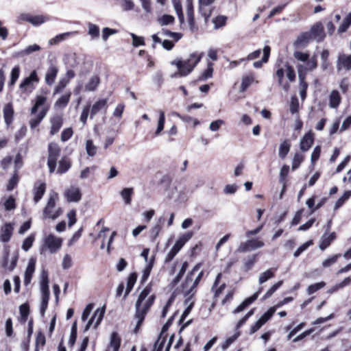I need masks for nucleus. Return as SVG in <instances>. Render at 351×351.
<instances>
[{
  "label": "nucleus",
  "instance_id": "obj_57",
  "mask_svg": "<svg viewBox=\"0 0 351 351\" xmlns=\"http://www.w3.org/2000/svg\"><path fill=\"white\" fill-rule=\"evenodd\" d=\"M326 285V283L324 282H319L313 285H311L308 287L307 288V293L308 295H311L316 292L317 291L319 290L320 289L323 288Z\"/></svg>",
  "mask_w": 351,
  "mask_h": 351
},
{
  "label": "nucleus",
  "instance_id": "obj_11",
  "mask_svg": "<svg viewBox=\"0 0 351 351\" xmlns=\"http://www.w3.org/2000/svg\"><path fill=\"white\" fill-rule=\"evenodd\" d=\"M64 196L68 202H78L82 199V192L77 185H71L64 192Z\"/></svg>",
  "mask_w": 351,
  "mask_h": 351
},
{
  "label": "nucleus",
  "instance_id": "obj_26",
  "mask_svg": "<svg viewBox=\"0 0 351 351\" xmlns=\"http://www.w3.org/2000/svg\"><path fill=\"white\" fill-rule=\"evenodd\" d=\"M186 14L190 28L193 29L195 25V18L192 0H186Z\"/></svg>",
  "mask_w": 351,
  "mask_h": 351
},
{
  "label": "nucleus",
  "instance_id": "obj_12",
  "mask_svg": "<svg viewBox=\"0 0 351 351\" xmlns=\"http://www.w3.org/2000/svg\"><path fill=\"white\" fill-rule=\"evenodd\" d=\"M40 292L42 295L41 301L48 302L49 300V289L48 274L46 271H43L40 275Z\"/></svg>",
  "mask_w": 351,
  "mask_h": 351
},
{
  "label": "nucleus",
  "instance_id": "obj_24",
  "mask_svg": "<svg viewBox=\"0 0 351 351\" xmlns=\"http://www.w3.org/2000/svg\"><path fill=\"white\" fill-rule=\"evenodd\" d=\"M45 189L46 186L44 182H38L36 183L34 189V200L36 204L38 203L42 199L43 195L45 193Z\"/></svg>",
  "mask_w": 351,
  "mask_h": 351
},
{
  "label": "nucleus",
  "instance_id": "obj_4",
  "mask_svg": "<svg viewBox=\"0 0 351 351\" xmlns=\"http://www.w3.org/2000/svg\"><path fill=\"white\" fill-rule=\"evenodd\" d=\"M199 266L195 265L193 269L187 274L185 282L183 285V291L184 295L186 298V300H190L195 293V288L200 282L204 275L203 271L199 272V274L195 277V274L198 271Z\"/></svg>",
  "mask_w": 351,
  "mask_h": 351
},
{
  "label": "nucleus",
  "instance_id": "obj_29",
  "mask_svg": "<svg viewBox=\"0 0 351 351\" xmlns=\"http://www.w3.org/2000/svg\"><path fill=\"white\" fill-rule=\"evenodd\" d=\"M313 143V135L310 133L306 134L300 141V149L306 152L310 149Z\"/></svg>",
  "mask_w": 351,
  "mask_h": 351
},
{
  "label": "nucleus",
  "instance_id": "obj_51",
  "mask_svg": "<svg viewBox=\"0 0 351 351\" xmlns=\"http://www.w3.org/2000/svg\"><path fill=\"white\" fill-rule=\"evenodd\" d=\"M86 153L87 154L90 156V157H93L94 156L96 153H97V147L96 145H95L93 144V142L92 140H87L86 142Z\"/></svg>",
  "mask_w": 351,
  "mask_h": 351
},
{
  "label": "nucleus",
  "instance_id": "obj_58",
  "mask_svg": "<svg viewBox=\"0 0 351 351\" xmlns=\"http://www.w3.org/2000/svg\"><path fill=\"white\" fill-rule=\"evenodd\" d=\"M285 74L290 82H294L295 80V73L293 68L289 64L285 65Z\"/></svg>",
  "mask_w": 351,
  "mask_h": 351
},
{
  "label": "nucleus",
  "instance_id": "obj_2",
  "mask_svg": "<svg viewBox=\"0 0 351 351\" xmlns=\"http://www.w3.org/2000/svg\"><path fill=\"white\" fill-rule=\"evenodd\" d=\"M317 66V58L314 56L306 63V65L298 64L297 65V70L299 78V93L301 99L304 101L306 97V90L308 88V83L306 82V76L308 71L315 69Z\"/></svg>",
  "mask_w": 351,
  "mask_h": 351
},
{
  "label": "nucleus",
  "instance_id": "obj_13",
  "mask_svg": "<svg viewBox=\"0 0 351 351\" xmlns=\"http://www.w3.org/2000/svg\"><path fill=\"white\" fill-rule=\"evenodd\" d=\"M274 313V310L273 308H270L261 317L251 326L250 334H254L271 317Z\"/></svg>",
  "mask_w": 351,
  "mask_h": 351
},
{
  "label": "nucleus",
  "instance_id": "obj_9",
  "mask_svg": "<svg viewBox=\"0 0 351 351\" xmlns=\"http://www.w3.org/2000/svg\"><path fill=\"white\" fill-rule=\"evenodd\" d=\"M39 82V77H38L37 72L32 71L29 75L23 79L19 85V88L23 93H30L35 88V84Z\"/></svg>",
  "mask_w": 351,
  "mask_h": 351
},
{
  "label": "nucleus",
  "instance_id": "obj_46",
  "mask_svg": "<svg viewBox=\"0 0 351 351\" xmlns=\"http://www.w3.org/2000/svg\"><path fill=\"white\" fill-rule=\"evenodd\" d=\"M289 171V167L288 165H284L280 169L279 175V182L283 185L284 189L286 188V177L287 176Z\"/></svg>",
  "mask_w": 351,
  "mask_h": 351
},
{
  "label": "nucleus",
  "instance_id": "obj_30",
  "mask_svg": "<svg viewBox=\"0 0 351 351\" xmlns=\"http://www.w3.org/2000/svg\"><path fill=\"white\" fill-rule=\"evenodd\" d=\"M71 167V162L70 159L66 157L62 158L59 162L57 173L62 174L66 173Z\"/></svg>",
  "mask_w": 351,
  "mask_h": 351
},
{
  "label": "nucleus",
  "instance_id": "obj_42",
  "mask_svg": "<svg viewBox=\"0 0 351 351\" xmlns=\"http://www.w3.org/2000/svg\"><path fill=\"white\" fill-rule=\"evenodd\" d=\"M351 25V12L343 19L341 24L338 28V32L341 34L347 31Z\"/></svg>",
  "mask_w": 351,
  "mask_h": 351
},
{
  "label": "nucleus",
  "instance_id": "obj_53",
  "mask_svg": "<svg viewBox=\"0 0 351 351\" xmlns=\"http://www.w3.org/2000/svg\"><path fill=\"white\" fill-rule=\"evenodd\" d=\"M350 195H351V191H347L344 192L343 195L341 197H339L337 199V201L335 202V206H334V209L337 210L339 208H340L344 204V202L347 199H349Z\"/></svg>",
  "mask_w": 351,
  "mask_h": 351
},
{
  "label": "nucleus",
  "instance_id": "obj_55",
  "mask_svg": "<svg viewBox=\"0 0 351 351\" xmlns=\"http://www.w3.org/2000/svg\"><path fill=\"white\" fill-rule=\"evenodd\" d=\"M71 34V32H66L57 35L56 36L49 40V44L50 45H56L60 43L61 41L64 40L67 36H69Z\"/></svg>",
  "mask_w": 351,
  "mask_h": 351
},
{
  "label": "nucleus",
  "instance_id": "obj_39",
  "mask_svg": "<svg viewBox=\"0 0 351 351\" xmlns=\"http://www.w3.org/2000/svg\"><path fill=\"white\" fill-rule=\"evenodd\" d=\"M136 279H137V275L136 273H132L130 274V276L128 278L126 290L125 291V295H124L125 298H126L127 295L132 291L134 284L136 283Z\"/></svg>",
  "mask_w": 351,
  "mask_h": 351
},
{
  "label": "nucleus",
  "instance_id": "obj_22",
  "mask_svg": "<svg viewBox=\"0 0 351 351\" xmlns=\"http://www.w3.org/2000/svg\"><path fill=\"white\" fill-rule=\"evenodd\" d=\"M107 99H100L97 101L90 108V119H93V117L102 109L106 108L107 106Z\"/></svg>",
  "mask_w": 351,
  "mask_h": 351
},
{
  "label": "nucleus",
  "instance_id": "obj_15",
  "mask_svg": "<svg viewBox=\"0 0 351 351\" xmlns=\"http://www.w3.org/2000/svg\"><path fill=\"white\" fill-rule=\"evenodd\" d=\"M21 21H27L33 25H39L47 21V17L43 15L34 16L29 14H22L19 16Z\"/></svg>",
  "mask_w": 351,
  "mask_h": 351
},
{
  "label": "nucleus",
  "instance_id": "obj_47",
  "mask_svg": "<svg viewBox=\"0 0 351 351\" xmlns=\"http://www.w3.org/2000/svg\"><path fill=\"white\" fill-rule=\"evenodd\" d=\"M221 273L217 274L215 281L214 282V285L212 287V291L215 292V297H217L222 292V291L224 289L225 286H226L225 284L223 283L219 288H217V285H218V283L221 278Z\"/></svg>",
  "mask_w": 351,
  "mask_h": 351
},
{
  "label": "nucleus",
  "instance_id": "obj_20",
  "mask_svg": "<svg viewBox=\"0 0 351 351\" xmlns=\"http://www.w3.org/2000/svg\"><path fill=\"white\" fill-rule=\"evenodd\" d=\"M261 291V289L258 290L252 296L245 299L240 305H239L233 311V313L237 314L243 311L247 306L254 302Z\"/></svg>",
  "mask_w": 351,
  "mask_h": 351
},
{
  "label": "nucleus",
  "instance_id": "obj_52",
  "mask_svg": "<svg viewBox=\"0 0 351 351\" xmlns=\"http://www.w3.org/2000/svg\"><path fill=\"white\" fill-rule=\"evenodd\" d=\"M20 74V68L19 66H14L11 71L10 73V81L9 82V86H12L15 84L16 80H18Z\"/></svg>",
  "mask_w": 351,
  "mask_h": 351
},
{
  "label": "nucleus",
  "instance_id": "obj_63",
  "mask_svg": "<svg viewBox=\"0 0 351 351\" xmlns=\"http://www.w3.org/2000/svg\"><path fill=\"white\" fill-rule=\"evenodd\" d=\"M213 63L208 62V68L202 74V75L199 77L200 80H205L208 78H210L212 77L213 75Z\"/></svg>",
  "mask_w": 351,
  "mask_h": 351
},
{
  "label": "nucleus",
  "instance_id": "obj_36",
  "mask_svg": "<svg viewBox=\"0 0 351 351\" xmlns=\"http://www.w3.org/2000/svg\"><path fill=\"white\" fill-rule=\"evenodd\" d=\"M271 49L269 46H265L263 49V56L261 61L254 62L253 66L256 68H261L262 66L263 63H266L268 61L269 54H270Z\"/></svg>",
  "mask_w": 351,
  "mask_h": 351
},
{
  "label": "nucleus",
  "instance_id": "obj_43",
  "mask_svg": "<svg viewBox=\"0 0 351 351\" xmlns=\"http://www.w3.org/2000/svg\"><path fill=\"white\" fill-rule=\"evenodd\" d=\"M154 261V257H152L150 259V261L148 262L146 267L144 269V270L143 271V275L141 276V282L142 283L145 282L148 279V278L150 275L151 271L152 269V267H153Z\"/></svg>",
  "mask_w": 351,
  "mask_h": 351
},
{
  "label": "nucleus",
  "instance_id": "obj_35",
  "mask_svg": "<svg viewBox=\"0 0 351 351\" xmlns=\"http://www.w3.org/2000/svg\"><path fill=\"white\" fill-rule=\"evenodd\" d=\"M71 93L70 92L66 93L64 95H62L60 97L58 98V99L56 101L54 106L56 108L62 109L64 108L66 105L68 104L70 97H71Z\"/></svg>",
  "mask_w": 351,
  "mask_h": 351
},
{
  "label": "nucleus",
  "instance_id": "obj_48",
  "mask_svg": "<svg viewBox=\"0 0 351 351\" xmlns=\"http://www.w3.org/2000/svg\"><path fill=\"white\" fill-rule=\"evenodd\" d=\"M134 193L132 188H125L121 191V195L126 204H130L131 196Z\"/></svg>",
  "mask_w": 351,
  "mask_h": 351
},
{
  "label": "nucleus",
  "instance_id": "obj_40",
  "mask_svg": "<svg viewBox=\"0 0 351 351\" xmlns=\"http://www.w3.org/2000/svg\"><path fill=\"white\" fill-rule=\"evenodd\" d=\"M159 118L158 121L157 128L155 131V136H159L161 132L164 129L165 122V114L162 110H159Z\"/></svg>",
  "mask_w": 351,
  "mask_h": 351
},
{
  "label": "nucleus",
  "instance_id": "obj_38",
  "mask_svg": "<svg viewBox=\"0 0 351 351\" xmlns=\"http://www.w3.org/2000/svg\"><path fill=\"white\" fill-rule=\"evenodd\" d=\"M311 40H313L312 37L311 36V34H309V32H304L298 36L295 42V45L296 46H304Z\"/></svg>",
  "mask_w": 351,
  "mask_h": 351
},
{
  "label": "nucleus",
  "instance_id": "obj_31",
  "mask_svg": "<svg viewBox=\"0 0 351 351\" xmlns=\"http://www.w3.org/2000/svg\"><path fill=\"white\" fill-rule=\"evenodd\" d=\"M100 83V79L97 75H93L85 85V90L94 91L97 89Z\"/></svg>",
  "mask_w": 351,
  "mask_h": 351
},
{
  "label": "nucleus",
  "instance_id": "obj_62",
  "mask_svg": "<svg viewBox=\"0 0 351 351\" xmlns=\"http://www.w3.org/2000/svg\"><path fill=\"white\" fill-rule=\"evenodd\" d=\"M173 6H174L175 11L178 16L180 22L181 23H182L184 22V14L182 13L181 3L180 2L174 1Z\"/></svg>",
  "mask_w": 351,
  "mask_h": 351
},
{
  "label": "nucleus",
  "instance_id": "obj_61",
  "mask_svg": "<svg viewBox=\"0 0 351 351\" xmlns=\"http://www.w3.org/2000/svg\"><path fill=\"white\" fill-rule=\"evenodd\" d=\"M227 18L224 16H218L213 20V22L215 25V29H219L223 25H225L226 23Z\"/></svg>",
  "mask_w": 351,
  "mask_h": 351
},
{
  "label": "nucleus",
  "instance_id": "obj_21",
  "mask_svg": "<svg viewBox=\"0 0 351 351\" xmlns=\"http://www.w3.org/2000/svg\"><path fill=\"white\" fill-rule=\"evenodd\" d=\"M36 261L30 259L25 271L24 284L27 286L30 284L33 274L35 271Z\"/></svg>",
  "mask_w": 351,
  "mask_h": 351
},
{
  "label": "nucleus",
  "instance_id": "obj_45",
  "mask_svg": "<svg viewBox=\"0 0 351 351\" xmlns=\"http://www.w3.org/2000/svg\"><path fill=\"white\" fill-rule=\"evenodd\" d=\"M175 19L173 16L169 14H164L159 17L157 20L160 26L170 25L174 23Z\"/></svg>",
  "mask_w": 351,
  "mask_h": 351
},
{
  "label": "nucleus",
  "instance_id": "obj_16",
  "mask_svg": "<svg viewBox=\"0 0 351 351\" xmlns=\"http://www.w3.org/2000/svg\"><path fill=\"white\" fill-rule=\"evenodd\" d=\"M105 313V310L103 308H97L95 313L93 316L90 319V320L86 324L84 331L86 332L90 328V326L95 322L94 327L97 328L100 322H101L104 315Z\"/></svg>",
  "mask_w": 351,
  "mask_h": 351
},
{
  "label": "nucleus",
  "instance_id": "obj_17",
  "mask_svg": "<svg viewBox=\"0 0 351 351\" xmlns=\"http://www.w3.org/2000/svg\"><path fill=\"white\" fill-rule=\"evenodd\" d=\"M337 69L338 71L351 70V55L339 54L337 61Z\"/></svg>",
  "mask_w": 351,
  "mask_h": 351
},
{
  "label": "nucleus",
  "instance_id": "obj_37",
  "mask_svg": "<svg viewBox=\"0 0 351 351\" xmlns=\"http://www.w3.org/2000/svg\"><path fill=\"white\" fill-rule=\"evenodd\" d=\"M14 110L10 104H8L4 106L3 108V116L6 124H10L13 118Z\"/></svg>",
  "mask_w": 351,
  "mask_h": 351
},
{
  "label": "nucleus",
  "instance_id": "obj_14",
  "mask_svg": "<svg viewBox=\"0 0 351 351\" xmlns=\"http://www.w3.org/2000/svg\"><path fill=\"white\" fill-rule=\"evenodd\" d=\"M311 36L313 40H315L317 42L322 41L325 38V33L324 31V27L322 23L319 22L312 26L310 32Z\"/></svg>",
  "mask_w": 351,
  "mask_h": 351
},
{
  "label": "nucleus",
  "instance_id": "obj_18",
  "mask_svg": "<svg viewBox=\"0 0 351 351\" xmlns=\"http://www.w3.org/2000/svg\"><path fill=\"white\" fill-rule=\"evenodd\" d=\"M14 225L11 223H6L0 230V241L3 243L8 242L12 235Z\"/></svg>",
  "mask_w": 351,
  "mask_h": 351
},
{
  "label": "nucleus",
  "instance_id": "obj_64",
  "mask_svg": "<svg viewBox=\"0 0 351 351\" xmlns=\"http://www.w3.org/2000/svg\"><path fill=\"white\" fill-rule=\"evenodd\" d=\"M225 122L221 119H217L214 121H212L209 125V129L212 132L218 131L221 126L223 125Z\"/></svg>",
  "mask_w": 351,
  "mask_h": 351
},
{
  "label": "nucleus",
  "instance_id": "obj_54",
  "mask_svg": "<svg viewBox=\"0 0 351 351\" xmlns=\"http://www.w3.org/2000/svg\"><path fill=\"white\" fill-rule=\"evenodd\" d=\"M35 240V236L34 234H32L29 237H27L23 241L22 244V249L27 252L31 247L32 246V244Z\"/></svg>",
  "mask_w": 351,
  "mask_h": 351
},
{
  "label": "nucleus",
  "instance_id": "obj_27",
  "mask_svg": "<svg viewBox=\"0 0 351 351\" xmlns=\"http://www.w3.org/2000/svg\"><path fill=\"white\" fill-rule=\"evenodd\" d=\"M341 98L339 93L337 90H333L329 96V106L331 108H337L340 102Z\"/></svg>",
  "mask_w": 351,
  "mask_h": 351
},
{
  "label": "nucleus",
  "instance_id": "obj_8",
  "mask_svg": "<svg viewBox=\"0 0 351 351\" xmlns=\"http://www.w3.org/2000/svg\"><path fill=\"white\" fill-rule=\"evenodd\" d=\"M193 235V232H188L187 233H185L180 236V238L176 241L173 247L167 254V256L165 258V262L171 261L178 253V252L182 248L184 244L191 239Z\"/></svg>",
  "mask_w": 351,
  "mask_h": 351
},
{
  "label": "nucleus",
  "instance_id": "obj_6",
  "mask_svg": "<svg viewBox=\"0 0 351 351\" xmlns=\"http://www.w3.org/2000/svg\"><path fill=\"white\" fill-rule=\"evenodd\" d=\"M62 239L53 234H49L43 239V244L40 247L41 254L49 251L51 254L56 253L62 247Z\"/></svg>",
  "mask_w": 351,
  "mask_h": 351
},
{
  "label": "nucleus",
  "instance_id": "obj_3",
  "mask_svg": "<svg viewBox=\"0 0 351 351\" xmlns=\"http://www.w3.org/2000/svg\"><path fill=\"white\" fill-rule=\"evenodd\" d=\"M203 53H191L186 60H175L172 64H175L178 69V72L172 75L171 77L186 76L189 74L201 60Z\"/></svg>",
  "mask_w": 351,
  "mask_h": 351
},
{
  "label": "nucleus",
  "instance_id": "obj_41",
  "mask_svg": "<svg viewBox=\"0 0 351 351\" xmlns=\"http://www.w3.org/2000/svg\"><path fill=\"white\" fill-rule=\"evenodd\" d=\"M276 269H269L266 270L265 271L261 274L258 282L260 284H263L266 281H267L269 279L272 278L274 276V273L276 271Z\"/></svg>",
  "mask_w": 351,
  "mask_h": 351
},
{
  "label": "nucleus",
  "instance_id": "obj_44",
  "mask_svg": "<svg viewBox=\"0 0 351 351\" xmlns=\"http://www.w3.org/2000/svg\"><path fill=\"white\" fill-rule=\"evenodd\" d=\"M162 36L172 39L174 42L178 41L182 38V34L177 32H173L166 29H162L160 32Z\"/></svg>",
  "mask_w": 351,
  "mask_h": 351
},
{
  "label": "nucleus",
  "instance_id": "obj_59",
  "mask_svg": "<svg viewBox=\"0 0 351 351\" xmlns=\"http://www.w3.org/2000/svg\"><path fill=\"white\" fill-rule=\"evenodd\" d=\"M188 266L189 264L187 262L185 261L182 263V267L179 271V273L178 274V275L176 276L175 279L173 281L174 285H176L180 282V279L182 278V276L184 275L186 269L188 268Z\"/></svg>",
  "mask_w": 351,
  "mask_h": 351
},
{
  "label": "nucleus",
  "instance_id": "obj_33",
  "mask_svg": "<svg viewBox=\"0 0 351 351\" xmlns=\"http://www.w3.org/2000/svg\"><path fill=\"white\" fill-rule=\"evenodd\" d=\"M40 49V46L36 44L29 45L23 50H21V51L16 53L14 54V57H22V56H27L34 51H39Z\"/></svg>",
  "mask_w": 351,
  "mask_h": 351
},
{
  "label": "nucleus",
  "instance_id": "obj_10",
  "mask_svg": "<svg viewBox=\"0 0 351 351\" xmlns=\"http://www.w3.org/2000/svg\"><path fill=\"white\" fill-rule=\"evenodd\" d=\"M265 245L264 242L258 238L248 239L245 242L239 244L237 252L241 253L253 251L259 248H262Z\"/></svg>",
  "mask_w": 351,
  "mask_h": 351
},
{
  "label": "nucleus",
  "instance_id": "obj_23",
  "mask_svg": "<svg viewBox=\"0 0 351 351\" xmlns=\"http://www.w3.org/2000/svg\"><path fill=\"white\" fill-rule=\"evenodd\" d=\"M63 123V119L60 115H56L51 119V135H54L58 132Z\"/></svg>",
  "mask_w": 351,
  "mask_h": 351
},
{
  "label": "nucleus",
  "instance_id": "obj_25",
  "mask_svg": "<svg viewBox=\"0 0 351 351\" xmlns=\"http://www.w3.org/2000/svg\"><path fill=\"white\" fill-rule=\"evenodd\" d=\"M285 74V69L283 68H278L276 71L275 75L277 77L278 82L280 86H281L284 90L288 91L290 88V85L287 82L283 81V78Z\"/></svg>",
  "mask_w": 351,
  "mask_h": 351
},
{
  "label": "nucleus",
  "instance_id": "obj_28",
  "mask_svg": "<svg viewBox=\"0 0 351 351\" xmlns=\"http://www.w3.org/2000/svg\"><path fill=\"white\" fill-rule=\"evenodd\" d=\"M335 233L332 232L329 234H324L320 241L319 248L322 250H326L330 244V243L335 240Z\"/></svg>",
  "mask_w": 351,
  "mask_h": 351
},
{
  "label": "nucleus",
  "instance_id": "obj_32",
  "mask_svg": "<svg viewBox=\"0 0 351 351\" xmlns=\"http://www.w3.org/2000/svg\"><path fill=\"white\" fill-rule=\"evenodd\" d=\"M291 147V143L289 140H284L279 146L278 156L284 159L288 154Z\"/></svg>",
  "mask_w": 351,
  "mask_h": 351
},
{
  "label": "nucleus",
  "instance_id": "obj_49",
  "mask_svg": "<svg viewBox=\"0 0 351 351\" xmlns=\"http://www.w3.org/2000/svg\"><path fill=\"white\" fill-rule=\"evenodd\" d=\"M254 82H255L254 77L252 75L243 77L240 87L241 91H245Z\"/></svg>",
  "mask_w": 351,
  "mask_h": 351
},
{
  "label": "nucleus",
  "instance_id": "obj_60",
  "mask_svg": "<svg viewBox=\"0 0 351 351\" xmlns=\"http://www.w3.org/2000/svg\"><path fill=\"white\" fill-rule=\"evenodd\" d=\"M68 83V80H66L65 78L61 79L54 88L53 95H56L62 91Z\"/></svg>",
  "mask_w": 351,
  "mask_h": 351
},
{
  "label": "nucleus",
  "instance_id": "obj_19",
  "mask_svg": "<svg viewBox=\"0 0 351 351\" xmlns=\"http://www.w3.org/2000/svg\"><path fill=\"white\" fill-rule=\"evenodd\" d=\"M58 73V67L53 64H51L46 71L45 76V83L49 86H51L54 83Z\"/></svg>",
  "mask_w": 351,
  "mask_h": 351
},
{
  "label": "nucleus",
  "instance_id": "obj_1",
  "mask_svg": "<svg viewBox=\"0 0 351 351\" xmlns=\"http://www.w3.org/2000/svg\"><path fill=\"white\" fill-rule=\"evenodd\" d=\"M151 291L152 285L149 284L141 292L136 302V313L134 319L136 323L134 330L135 333L138 332L141 326L145 319V315L154 302L156 297L154 294H150Z\"/></svg>",
  "mask_w": 351,
  "mask_h": 351
},
{
  "label": "nucleus",
  "instance_id": "obj_56",
  "mask_svg": "<svg viewBox=\"0 0 351 351\" xmlns=\"http://www.w3.org/2000/svg\"><path fill=\"white\" fill-rule=\"evenodd\" d=\"M88 34L93 39L98 38V37L99 36V27L95 24L88 23Z\"/></svg>",
  "mask_w": 351,
  "mask_h": 351
},
{
  "label": "nucleus",
  "instance_id": "obj_5",
  "mask_svg": "<svg viewBox=\"0 0 351 351\" xmlns=\"http://www.w3.org/2000/svg\"><path fill=\"white\" fill-rule=\"evenodd\" d=\"M58 198V194L56 192H51L46 206L43 210V216L44 219H57L62 213L61 208L56 207V202Z\"/></svg>",
  "mask_w": 351,
  "mask_h": 351
},
{
  "label": "nucleus",
  "instance_id": "obj_34",
  "mask_svg": "<svg viewBox=\"0 0 351 351\" xmlns=\"http://www.w3.org/2000/svg\"><path fill=\"white\" fill-rule=\"evenodd\" d=\"M121 339L116 332H112L111 335L110 346L107 350L108 351H119L120 348Z\"/></svg>",
  "mask_w": 351,
  "mask_h": 351
},
{
  "label": "nucleus",
  "instance_id": "obj_7",
  "mask_svg": "<svg viewBox=\"0 0 351 351\" xmlns=\"http://www.w3.org/2000/svg\"><path fill=\"white\" fill-rule=\"evenodd\" d=\"M60 151L58 143L51 142L48 145L47 166L50 173L54 172L56 169L57 159L60 154Z\"/></svg>",
  "mask_w": 351,
  "mask_h": 351
},
{
  "label": "nucleus",
  "instance_id": "obj_50",
  "mask_svg": "<svg viewBox=\"0 0 351 351\" xmlns=\"http://www.w3.org/2000/svg\"><path fill=\"white\" fill-rule=\"evenodd\" d=\"M293 57L295 59H296L298 61L307 63L311 58H309V55L307 53H304L300 51H295L293 53ZM304 65H306L305 64Z\"/></svg>",
  "mask_w": 351,
  "mask_h": 351
}]
</instances>
